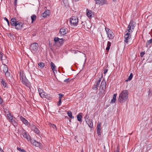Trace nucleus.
Wrapping results in <instances>:
<instances>
[{"label":"nucleus","instance_id":"obj_2","mask_svg":"<svg viewBox=\"0 0 152 152\" xmlns=\"http://www.w3.org/2000/svg\"><path fill=\"white\" fill-rule=\"evenodd\" d=\"M20 79L22 83L30 88L31 87V83L26 78L25 75L22 72L20 73Z\"/></svg>","mask_w":152,"mask_h":152},{"label":"nucleus","instance_id":"obj_46","mask_svg":"<svg viewBox=\"0 0 152 152\" xmlns=\"http://www.w3.org/2000/svg\"><path fill=\"white\" fill-rule=\"evenodd\" d=\"M58 95L59 96V99H61L62 97L64 96V95L61 94L60 93V94H58Z\"/></svg>","mask_w":152,"mask_h":152},{"label":"nucleus","instance_id":"obj_42","mask_svg":"<svg viewBox=\"0 0 152 152\" xmlns=\"http://www.w3.org/2000/svg\"><path fill=\"white\" fill-rule=\"evenodd\" d=\"M33 131L37 134H39V130L37 127Z\"/></svg>","mask_w":152,"mask_h":152},{"label":"nucleus","instance_id":"obj_26","mask_svg":"<svg viewBox=\"0 0 152 152\" xmlns=\"http://www.w3.org/2000/svg\"><path fill=\"white\" fill-rule=\"evenodd\" d=\"M39 94L41 97H42V98L45 97L47 99H48V95H45V92H44L42 93H39Z\"/></svg>","mask_w":152,"mask_h":152},{"label":"nucleus","instance_id":"obj_22","mask_svg":"<svg viewBox=\"0 0 152 152\" xmlns=\"http://www.w3.org/2000/svg\"><path fill=\"white\" fill-rule=\"evenodd\" d=\"M82 114L81 113H79L77 116V120L81 123L82 122Z\"/></svg>","mask_w":152,"mask_h":152},{"label":"nucleus","instance_id":"obj_54","mask_svg":"<svg viewBox=\"0 0 152 152\" xmlns=\"http://www.w3.org/2000/svg\"><path fill=\"white\" fill-rule=\"evenodd\" d=\"M107 71H108V70H107V69H105L104 70V74H105L107 72Z\"/></svg>","mask_w":152,"mask_h":152},{"label":"nucleus","instance_id":"obj_12","mask_svg":"<svg viewBox=\"0 0 152 152\" xmlns=\"http://www.w3.org/2000/svg\"><path fill=\"white\" fill-rule=\"evenodd\" d=\"M31 142L33 145L35 146L40 147L41 145L39 142H38L35 140H31Z\"/></svg>","mask_w":152,"mask_h":152},{"label":"nucleus","instance_id":"obj_53","mask_svg":"<svg viewBox=\"0 0 152 152\" xmlns=\"http://www.w3.org/2000/svg\"><path fill=\"white\" fill-rule=\"evenodd\" d=\"M69 80V78H68L67 79H66V80H64V81L65 82H68Z\"/></svg>","mask_w":152,"mask_h":152},{"label":"nucleus","instance_id":"obj_5","mask_svg":"<svg viewBox=\"0 0 152 152\" xmlns=\"http://www.w3.org/2000/svg\"><path fill=\"white\" fill-rule=\"evenodd\" d=\"M126 33L125 34L124 38L125 39L124 40V42H125L126 43H128V40L131 37V32H129V31H127V32L126 31H125V33Z\"/></svg>","mask_w":152,"mask_h":152},{"label":"nucleus","instance_id":"obj_16","mask_svg":"<svg viewBox=\"0 0 152 152\" xmlns=\"http://www.w3.org/2000/svg\"><path fill=\"white\" fill-rule=\"evenodd\" d=\"M20 119L22 121L23 123L25 124L26 125L28 126V125H29V124H30L28 122V121L23 117L20 116Z\"/></svg>","mask_w":152,"mask_h":152},{"label":"nucleus","instance_id":"obj_61","mask_svg":"<svg viewBox=\"0 0 152 152\" xmlns=\"http://www.w3.org/2000/svg\"><path fill=\"white\" fill-rule=\"evenodd\" d=\"M81 152H83V149H82V151H81Z\"/></svg>","mask_w":152,"mask_h":152},{"label":"nucleus","instance_id":"obj_25","mask_svg":"<svg viewBox=\"0 0 152 152\" xmlns=\"http://www.w3.org/2000/svg\"><path fill=\"white\" fill-rule=\"evenodd\" d=\"M114 34L112 32V33H110L109 34L108 33V34H107L108 37L109 39H113L114 37Z\"/></svg>","mask_w":152,"mask_h":152},{"label":"nucleus","instance_id":"obj_64","mask_svg":"<svg viewBox=\"0 0 152 152\" xmlns=\"http://www.w3.org/2000/svg\"><path fill=\"white\" fill-rule=\"evenodd\" d=\"M114 1H115L116 0H113Z\"/></svg>","mask_w":152,"mask_h":152},{"label":"nucleus","instance_id":"obj_63","mask_svg":"<svg viewBox=\"0 0 152 152\" xmlns=\"http://www.w3.org/2000/svg\"><path fill=\"white\" fill-rule=\"evenodd\" d=\"M78 0H75V1H78Z\"/></svg>","mask_w":152,"mask_h":152},{"label":"nucleus","instance_id":"obj_31","mask_svg":"<svg viewBox=\"0 0 152 152\" xmlns=\"http://www.w3.org/2000/svg\"><path fill=\"white\" fill-rule=\"evenodd\" d=\"M67 114L69 117L71 118H74V117L72 116V112L70 111H69L67 112Z\"/></svg>","mask_w":152,"mask_h":152},{"label":"nucleus","instance_id":"obj_30","mask_svg":"<svg viewBox=\"0 0 152 152\" xmlns=\"http://www.w3.org/2000/svg\"><path fill=\"white\" fill-rule=\"evenodd\" d=\"M3 71L5 73H6L8 71V69L6 66H4L3 68Z\"/></svg>","mask_w":152,"mask_h":152},{"label":"nucleus","instance_id":"obj_55","mask_svg":"<svg viewBox=\"0 0 152 152\" xmlns=\"http://www.w3.org/2000/svg\"><path fill=\"white\" fill-rule=\"evenodd\" d=\"M114 152H119V148L118 147V146L117 147V149L116 151H115Z\"/></svg>","mask_w":152,"mask_h":152},{"label":"nucleus","instance_id":"obj_21","mask_svg":"<svg viewBox=\"0 0 152 152\" xmlns=\"http://www.w3.org/2000/svg\"><path fill=\"white\" fill-rule=\"evenodd\" d=\"M50 66L51 69L54 72L55 71H56V72H57V70L56 69V66L55 64L52 62L50 63Z\"/></svg>","mask_w":152,"mask_h":152},{"label":"nucleus","instance_id":"obj_36","mask_svg":"<svg viewBox=\"0 0 152 152\" xmlns=\"http://www.w3.org/2000/svg\"><path fill=\"white\" fill-rule=\"evenodd\" d=\"M87 124L90 128H92L93 126V122L92 120L89 123H88Z\"/></svg>","mask_w":152,"mask_h":152},{"label":"nucleus","instance_id":"obj_15","mask_svg":"<svg viewBox=\"0 0 152 152\" xmlns=\"http://www.w3.org/2000/svg\"><path fill=\"white\" fill-rule=\"evenodd\" d=\"M18 22V21H17L15 18H12L11 20V25L12 26H15Z\"/></svg>","mask_w":152,"mask_h":152},{"label":"nucleus","instance_id":"obj_39","mask_svg":"<svg viewBox=\"0 0 152 152\" xmlns=\"http://www.w3.org/2000/svg\"><path fill=\"white\" fill-rule=\"evenodd\" d=\"M5 56V55H4L0 51V59L2 60L3 59V56Z\"/></svg>","mask_w":152,"mask_h":152},{"label":"nucleus","instance_id":"obj_18","mask_svg":"<svg viewBox=\"0 0 152 152\" xmlns=\"http://www.w3.org/2000/svg\"><path fill=\"white\" fill-rule=\"evenodd\" d=\"M106 87V83L105 81L102 80L100 86V88H101L102 89L104 90V88H105Z\"/></svg>","mask_w":152,"mask_h":152},{"label":"nucleus","instance_id":"obj_44","mask_svg":"<svg viewBox=\"0 0 152 152\" xmlns=\"http://www.w3.org/2000/svg\"><path fill=\"white\" fill-rule=\"evenodd\" d=\"M4 20L6 21V22H7L8 26H10V22H9L8 20L6 17H5L4 18Z\"/></svg>","mask_w":152,"mask_h":152},{"label":"nucleus","instance_id":"obj_51","mask_svg":"<svg viewBox=\"0 0 152 152\" xmlns=\"http://www.w3.org/2000/svg\"><path fill=\"white\" fill-rule=\"evenodd\" d=\"M85 121H86V123H87V124L88 123H89L90 121V119H89V118H88V119H87V120H86Z\"/></svg>","mask_w":152,"mask_h":152},{"label":"nucleus","instance_id":"obj_47","mask_svg":"<svg viewBox=\"0 0 152 152\" xmlns=\"http://www.w3.org/2000/svg\"><path fill=\"white\" fill-rule=\"evenodd\" d=\"M145 52H142L140 53V56L141 57H142L145 54Z\"/></svg>","mask_w":152,"mask_h":152},{"label":"nucleus","instance_id":"obj_6","mask_svg":"<svg viewBox=\"0 0 152 152\" xmlns=\"http://www.w3.org/2000/svg\"><path fill=\"white\" fill-rule=\"evenodd\" d=\"M134 27L135 26H134L133 21H131L128 26L127 28L128 29L126 30V31L127 32V31H129V32H132L133 31Z\"/></svg>","mask_w":152,"mask_h":152},{"label":"nucleus","instance_id":"obj_3","mask_svg":"<svg viewBox=\"0 0 152 152\" xmlns=\"http://www.w3.org/2000/svg\"><path fill=\"white\" fill-rule=\"evenodd\" d=\"M71 25L73 26H76L78 23V19L77 17L73 16L70 19Z\"/></svg>","mask_w":152,"mask_h":152},{"label":"nucleus","instance_id":"obj_37","mask_svg":"<svg viewBox=\"0 0 152 152\" xmlns=\"http://www.w3.org/2000/svg\"><path fill=\"white\" fill-rule=\"evenodd\" d=\"M1 83L2 84L3 87H6V83L5 82V81L4 80H2Z\"/></svg>","mask_w":152,"mask_h":152},{"label":"nucleus","instance_id":"obj_8","mask_svg":"<svg viewBox=\"0 0 152 152\" xmlns=\"http://www.w3.org/2000/svg\"><path fill=\"white\" fill-rule=\"evenodd\" d=\"M23 137L25 138H26L27 140L28 141H30L31 140V139L30 137L28 134L26 132L25 130H24L23 132Z\"/></svg>","mask_w":152,"mask_h":152},{"label":"nucleus","instance_id":"obj_38","mask_svg":"<svg viewBox=\"0 0 152 152\" xmlns=\"http://www.w3.org/2000/svg\"><path fill=\"white\" fill-rule=\"evenodd\" d=\"M49 124L50 127H52L53 129H56L57 130L56 127L55 125L51 123H50Z\"/></svg>","mask_w":152,"mask_h":152},{"label":"nucleus","instance_id":"obj_35","mask_svg":"<svg viewBox=\"0 0 152 152\" xmlns=\"http://www.w3.org/2000/svg\"><path fill=\"white\" fill-rule=\"evenodd\" d=\"M105 29L107 34L108 33H112V31L108 28L106 27L105 28Z\"/></svg>","mask_w":152,"mask_h":152},{"label":"nucleus","instance_id":"obj_19","mask_svg":"<svg viewBox=\"0 0 152 152\" xmlns=\"http://www.w3.org/2000/svg\"><path fill=\"white\" fill-rule=\"evenodd\" d=\"M50 13V11L49 10H47L45 11L44 12L42 13L41 15L43 17L46 18L48 16H49Z\"/></svg>","mask_w":152,"mask_h":152},{"label":"nucleus","instance_id":"obj_58","mask_svg":"<svg viewBox=\"0 0 152 152\" xmlns=\"http://www.w3.org/2000/svg\"><path fill=\"white\" fill-rule=\"evenodd\" d=\"M6 56H3V60H5L6 59Z\"/></svg>","mask_w":152,"mask_h":152},{"label":"nucleus","instance_id":"obj_40","mask_svg":"<svg viewBox=\"0 0 152 152\" xmlns=\"http://www.w3.org/2000/svg\"><path fill=\"white\" fill-rule=\"evenodd\" d=\"M63 2L65 6H68L69 5L68 0H63Z\"/></svg>","mask_w":152,"mask_h":152},{"label":"nucleus","instance_id":"obj_10","mask_svg":"<svg viewBox=\"0 0 152 152\" xmlns=\"http://www.w3.org/2000/svg\"><path fill=\"white\" fill-rule=\"evenodd\" d=\"M96 4H98L101 6L104 4H107V1L106 0H96Z\"/></svg>","mask_w":152,"mask_h":152},{"label":"nucleus","instance_id":"obj_29","mask_svg":"<svg viewBox=\"0 0 152 152\" xmlns=\"http://www.w3.org/2000/svg\"><path fill=\"white\" fill-rule=\"evenodd\" d=\"M29 126L31 129L34 131L35 129L36 128V127L33 124H29Z\"/></svg>","mask_w":152,"mask_h":152},{"label":"nucleus","instance_id":"obj_9","mask_svg":"<svg viewBox=\"0 0 152 152\" xmlns=\"http://www.w3.org/2000/svg\"><path fill=\"white\" fill-rule=\"evenodd\" d=\"M16 24L14 26L15 27V28L18 30H21L23 28V24L19 21H18Z\"/></svg>","mask_w":152,"mask_h":152},{"label":"nucleus","instance_id":"obj_20","mask_svg":"<svg viewBox=\"0 0 152 152\" xmlns=\"http://www.w3.org/2000/svg\"><path fill=\"white\" fill-rule=\"evenodd\" d=\"M87 11L86 13V15L89 18H91L92 17V11L90 10H88V9H86Z\"/></svg>","mask_w":152,"mask_h":152},{"label":"nucleus","instance_id":"obj_17","mask_svg":"<svg viewBox=\"0 0 152 152\" xmlns=\"http://www.w3.org/2000/svg\"><path fill=\"white\" fill-rule=\"evenodd\" d=\"M101 130L100 123L98 122L97 126V133L98 135H101L100 130Z\"/></svg>","mask_w":152,"mask_h":152},{"label":"nucleus","instance_id":"obj_27","mask_svg":"<svg viewBox=\"0 0 152 152\" xmlns=\"http://www.w3.org/2000/svg\"><path fill=\"white\" fill-rule=\"evenodd\" d=\"M31 19L32 20V23L34 21H35L36 19V16L34 15H33L31 16Z\"/></svg>","mask_w":152,"mask_h":152},{"label":"nucleus","instance_id":"obj_59","mask_svg":"<svg viewBox=\"0 0 152 152\" xmlns=\"http://www.w3.org/2000/svg\"><path fill=\"white\" fill-rule=\"evenodd\" d=\"M14 4H15V6H16L17 5V3H14Z\"/></svg>","mask_w":152,"mask_h":152},{"label":"nucleus","instance_id":"obj_14","mask_svg":"<svg viewBox=\"0 0 152 152\" xmlns=\"http://www.w3.org/2000/svg\"><path fill=\"white\" fill-rule=\"evenodd\" d=\"M66 29L65 28H61L60 30L59 33L60 35H64L67 33Z\"/></svg>","mask_w":152,"mask_h":152},{"label":"nucleus","instance_id":"obj_57","mask_svg":"<svg viewBox=\"0 0 152 152\" xmlns=\"http://www.w3.org/2000/svg\"><path fill=\"white\" fill-rule=\"evenodd\" d=\"M0 152H4L3 150H2L0 148Z\"/></svg>","mask_w":152,"mask_h":152},{"label":"nucleus","instance_id":"obj_1","mask_svg":"<svg viewBox=\"0 0 152 152\" xmlns=\"http://www.w3.org/2000/svg\"><path fill=\"white\" fill-rule=\"evenodd\" d=\"M129 94L128 91L126 90L123 91L120 94L118 98V101L120 103L126 101L127 99Z\"/></svg>","mask_w":152,"mask_h":152},{"label":"nucleus","instance_id":"obj_33","mask_svg":"<svg viewBox=\"0 0 152 152\" xmlns=\"http://www.w3.org/2000/svg\"><path fill=\"white\" fill-rule=\"evenodd\" d=\"M133 77V75L132 73H131V74L130 75L129 77L128 78V79L126 80V82H127L128 81L131 80Z\"/></svg>","mask_w":152,"mask_h":152},{"label":"nucleus","instance_id":"obj_52","mask_svg":"<svg viewBox=\"0 0 152 152\" xmlns=\"http://www.w3.org/2000/svg\"><path fill=\"white\" fill-rule=\"evenodd\" d=\"M3 99L0 96V104H1L2 103Z\"/></svg>","mask_w":152,"mask_h":152},{"label":"nucleus","instance_id":"obj_49","mask_svg":"<svg viewBox=\"0 0 152 152\" xmlns=\"http://www.w3.org/2000/svg\"><path fill=\"white\" fill-rule=\"evenodd\" d=\"M85 120H87V119H88L89 118V116L87 114L86 115L85 117H84Z\"/></svg>","mask_w":152,"mask_h":152},{"label":"nucleus","instance_id":"obj_24","mask_svg":"<svg viewBox=\"0 0 152 152\" xmlns=\"http://www.w3.org/2000/svg\"><path fill=\"white\" fill-rule=\"evenodd\" d=\"M117 94H114L113 96V98L111 101V103H115L116 100V96Z\"/></svg>","mask_w":152,"mask_h":152},{"label":"nucleus","instance_id":"obj_34","mask_svg":"<svg viewBox=\"0 0 152 152\" xmlns=\"http://www.w3.org/2000/svg\"><path fill=\"white\" fill-rule=\"evenodd\" d=\"M151 43H152V38L147 41L146 45V47L147 48L149 45Z\"/></svg>","mask_w":152,"mask_h":152},{"label":"nucleus","instance_id":"obj_48","mask_svg":"<svg viewBox=\"0 0 152 152\" xmlns=\"http://www.w3.org/2000/svg\"><path fill=\"white\" fill-rule=\"evenodd\" d=\"M61 103V99H59L58 102V106H60Z\"/></svg>","mask_w":152,"mask_h":152},{"label":"nucleus","instance_id":"obj_43","mask_svg":"<svg viewBox=\"0 0 152 152\" xmlns=\"http://www.w3.org/2000/svg\"><path fill=\"white\" fill-rule=\"evenodd\" d=\"M148 96H151L152 95V89H149L148 92Z\"/></svg>","mask_w":152,"mask_h":152},{"label":"nucleus","instance_id":"obj_11","mask_svg":"<svg viewBox=\"0 0 152 152\" xmlns=\"http://www.w3.org/2000/svg\"><path fill=\"white\" fill-rule=\"evenodd\" d=\"M54 41L56 42L59 43L60 45H62L64 43V40L62 38H59L58 37H55L54 39Z\"/></svg>","mask_w":152,"mask_h":152},{"label":"nucleus","instance_id":"obj_45","mask_svg":"<svg viewBox=\"0 0 152 152\" xmlns=\"http://www.w3.org/2000/svg\"><path fill=\"white\" fill-rule=\"evenodd\" d=\"M38 91L39 94V93H42L44 92L43 90L41 88H39L38 89Z\"/></svg>","mask_w":152,"mask_h":152},{"label":"nucleus","instance_id":"obj_41","mask_svg":"<svg viewBox=\"0 0 152 152\" xmlns=\"http://www.w3.org/2000/svg\"><path fill=\"white\" fill-rule=\"evenodd\" d=\"M17 149V150L20 152H26V151L25 150L23 149H22L18 147Z\"/></svg>","mask_w":152,"mask_h":152},{"label":"nucleus","instance_id":"obj_7","mask_svg":"<svg viewBox=\"0 0 152 152\" xmlns=\"http://www.w3.org/2000/svg\"><path fill=\"white\" fill-rule=\"evenodd\" d=\"M38 44L36 43L31 44L30 46L31 50L35 52H36L38 50Z\"/></svg>","mask_w":152,"mask_h":152},{"label":"nucleus","instance_id":"obj_4","mask_svg":"<svg viewBox=\"0 0 152 152\" xmlns=\"http://www.w3.org/2000/svg\"><path fill=\"white\" fill-rule=\"evenodd\" d=\"M7 118L11 121L12 124L14 126H16L17 125V123L16 121L15 118L10 113L7 115Z\"/></svg>","mask_w":152,"mask_h":152},{"label":"nucleus","instance_id":"obj_32","mask_svg":"<svg viewBox=\"0 0 152 152\" xmlns=\"http://www.w3.org/2000/svg\"><path fill=\"white\" fill-rule=\"evenodd\" d=\"M38 65L40 68H43L45 66V64L43 62H40L38 64Z\"/></svg>","mask_w":152,"mask_h":152},{"label":"nucleus","instance_id":"obj_50","mask_svg":"<svg viewBox=\"0 0 152 152\" xmlns=\"http://www.w3.org/2000/svg\"><path fill=\"white\" fill-rule=\"evenodd\" d=\"M4 111L5 113L8 112V113H9L8 114H9V113H10V111L7 109H4Z\"/></svg>","mask_w":152,"mask_h":152},{"label":"nucleus","instance_id":"obj_60","mask_svg":"<svg viewBox=\"0 0 152 152\" xmlns=\"http://www.w3.org/2000/svg\"><path fill=\"white\" fill-rule=\"evenodd\" d=\"M104 152H106V151H105V146L104 145Z\"/></svg>","mask_w":152,"mask_h":152},{"label":"nucleus","instance_id":"obj_13","mask_svg":"<svg viewBox=\"0 0 152 152\" xmlns=\"http://www.w3.org/2000/svg\"><path fill=\"white\" fill-rule=\"evenodd\" d=\"M101 81V79H99L96 82V84H94L93 87L92 88V89L93 90H96L99 87L100 83Z\"/></svg>","mask_w":152,"mask_h":152},{"label":"nucleus","instance_id":"obj_28","mask_svg":"<svg viewBox=\"0 0 152 152\" xmlns=\"http://www.w3.org/2000/svg\"><path fill=\"white\" fill-rule=\"evenodd\" d=\"M111 45V43L109 41L107 43V47L106 48V50H107V51L109 50L110 49V48Z\"/></svg>","mask_w":152,"mask_h":152},{"label":"nucleus","instance_id":"obj_56","mask_svg":"<svg viewBox=\"0 0 152 152\" xmlns=\"http://www.w3.org/2000/svg\"><path fill=\"white\" fill-rule=\"evenodd\" d=\"M5 74L6 75H7V76H9L10 75V73L9 72H8L6 73H5Z\"/></svg>","mask_w":152,"mask_h":152},{"label":"nucleus","instance_id":"obj_23","mask_svg":"<svg viewBox=\"0 0 152 152\" xmlns=\"http://www.w3.org/2000/svg\"><path fill=\"white\" fill-rule=\"evenodd\" d=\"M8 36L10 39L11 40H14L15 37L13 34H11L10 33H8Z\"/></svg>","mask_w":152,"mask_h":152},{"label":"nucleus","instance_id":"obj_62","mask_svg":"<svg viewBox=\"0 0 152 152\" xmlns=\"http://www.w3.org/2000/svg\"><path fill=\"white\" fill-rule=\"evenodd\" d=\"M17 1H15H15H14V3H17Z\"/></svg>","mask_w":152,"mask_h":152}]
</instances>
